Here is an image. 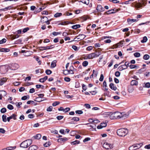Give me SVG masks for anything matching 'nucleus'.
I'll use <instances>...</instances> for the list:
<instances>
[{"label":"nucleus","mask_w":150,"mask_h":150,"mask_svg":"<svg viewBox=\"0 0 150 150\" xmlns=\"http://www.w3.org/2000/svg\"><path fill=\"white\" fill-rule=\"evenodd\" d=\"M129 115V114L128 113L116 112L113 113H112V114L110 115V119L112 120L119 119L123 120L127 118Z\"/></svg>","instance_id":"f257e3e1"},{"label":"nucleus","mask_w":150,"mask_h":150,"mask_svg":"<svg viewBox=\"0 0 150 150\" xmlns=\"http://www.w3.org/2000/svg\"><path fill=\"white\" fill-rule=\"evenodd\" d=\"M146 1L139 0L138 2H135L132 3V6L135 7L136 9L138 10L139 8H141L143 5H145Z\"/></svg>","instance_id":"f03ea898"},{"label":"nucleus","mask_w":150,"mask_h":150,"mask_svg":"<svg viewBox=\"0 0 150 150\" xmlns=\"http://www.w3.org/2000/svg\"><path fill=\"white\" fill-rule=\"evenodd\" d=\"M117 133L119 136L124 137L128 134V131L126 129L122 128L118 129Z\"/></svg>","instance_id":"7ed1b4c3"},{"label":"nucleus","mask_w":150,"mask_h":150,"mask_svg":"<svg viewBox=\"0 0 150 150\" xmlns=\"http://www.w3.org/2000/svg\"><path fill=\"white\" fill-rule=\"evenodd\" d=\"M32 143V140L31 139L26 140L22 142L20 145L21 147L26 148L29 146Z\"/></svg>","instance_id":"20e7f679"},{"label":"nucleus","mask_w":150,"mask_h":150,"mask_svg":"<svg viewBox=\"0 0 150 150\" xmlns=\"http://www.w3.org/2000/svg\"><path fill=\"white\" fill-rule=\"evenodd\" d=\"M103 147L107 149H111L113 147V145L112 144H109L107 142H105L103 144Z\"/></svg>","instance_id":"39448f33"},{"label":"nucleus","mask_w":150,"mask_h":150,"mask_svg":"<svg viewBox=\"0 0 150 150\" xmlns=\"http://www.w3.org/2000/svg\"><path fill=\"white\" fill-rule=\"evenodd\" d=\"M119 11L118 9H115L110 10H109L108 11L106 12L105 13V14H110L112 13H116L117 11Z\"/></svg>","instance_id":"423d86ee"},{"label":"nucleus","mask_w":150,"mask_h":150,"mask_svg":"<svg viewBox=\"0 0 150 150\" xmlns=\"http://www.w3.org/2000/svg\"><path fill=\"white\" fill-rule=\"evenodd\" d=\"M96 10L98 12H101L104 11V9L103 8L101 5H98L97 8Z\"/></svg>","instance_id":"0eeeda50"},{"label":"nucleus","mask_w":150,"mask_h":150,"mask_svg":"<svg viewBox=\"0 0 150 150\" xmlns=\"http://www.w3.org/2000/svg\"><path fill=\"white\" fill-rule=\"evenodd\" d=\"M7 79L6 78H2L0 79V85H2L7 81Z\"/></svg>","instance_id":"6e6552de"},{"label":"nucleus","mask_w":150,"mask_h":150,"mask_svg":"<svg viewBox=\"0 0 150 150\" xmlns=\"http://www.w3.org/2000/svg\"><path fill=\"white\" fill-rule=\"evenodd\" d=\"M86 37V36L83 34H80L77 36L76 38H77L78 40H80L84 39Z\"/></svg>","instance_id":"1a4fd4ad"},{"label":"nucleus","mask_w":150,"mask_h":150,"mask_svg":"<svg viewBox=\"0 0 150 150\" xmlns=\"http://www.w3.org/2000/svg\"><path fill=\"white\" fill-rule=\"evenodd\" d=\"M87 125H88V126L89 127V129H91L92 128L93 129H95L96 128V125L94 124H92L90 125L89 123H87L86 124Z\"/></svg>","instance_id":"9d476101"},{"label":"nucleus","mask_w":150,"mask_h":150,"mask_svg":"<svg viewBox=\"0 0 150 150\" xmlns=\"http://www.w3.org/2000/svg\"><path fill=\"white\" fill-rule=\"evenodd\" d=\"M38 147L35 145H32L30 146L28 148V150H37Z\"/></svg>","instance_id":"9b49d317"},{"label":"nucleus","mask_w":150,"mask_h":150,"mask_svg":"<svg viewBox=\"0 0 150 150\" xmlns=\"http://www.w3.org/2000/svg\"><path fill=\"white\" fill-rule=\"evenodd\" d=\"M127 68V66L123 65L119 66L118 67V69L119 71H121L123 70L126 69Z\"/></svg>","instance_id":"f8f14e48"},{"label":"nucleus","mask_w":150,"mask_h":150,"mask_svg":"<svg viewBox=\"0 0 150 150\" xmlns=\"http://www.w3.org/2000/svg\"><path fill=\"white\" fill-rule=\"evenodd\" d=\"M109 86L114 91H115L117 90V87L116 86H114V84L112 83H111L110 84Z\"/></svg>","instance_id":"ddd939ff"},{"label":"nucleus","mask_w":150,"mask_h":150,"mask_svg":"<svg viewBox=\"0 0 150 150\" xmlns=\"http://www.w3.org/2000/svg\"><path fill=\"white\" fill-rule=\"evenodd\" d=\"M93 53V57L95 58L99 56L101 54V52H96Z\"/></svg>","instance_id":"4468645a"},{"label":"nucleus","mask_w":150,"mask_h":150,"mask_svg":"<svg viewBox=\"0 0 150 150\" xmlns=\"http://www.w3.org/2000/svg\"><path fill=\"white\" fill-rule=\"evenodd\" d=\"M48 20L46 16H43L41 19V21L43 23H45L47 22Z\"/></svg>","instance_id":"2eb2a0df"},{"label":"nucleus","mask_w":150,"mask_h":150,"mask_svg":"<svg viewBox=\"0 0 150 150\" xmlns=\"http://www.w3.org/2000/svg\"><path fill=\"white\" fill-rule=\"evenodd\" d=\"M7 93L5 91H0V96L2 98L3 96H5L7 95Z\"/></svg>","instance_id":"dca6fc26"},{"label":"nucleus","mask_w":150,"mask_h":150,"mask_svg":"<svg viewBox=\"0 0 150 150\" xmlns=\"http://www.w3.org/2000/svg\"><path fill=\"white\" fill-rule=\"evenodd\" d=\"M57 61L54 60L51 63V67L53 68L55 67L56 66Z\"/></svg>","instance_id":"f3484780"},{"label":"nucleus","mask_w":150,"mask_h":150,"mask_svg":"<svg viewBox=\"0 0 150 150\" xmlns=\"http://www.w3.org/2000/svg\"><path fill=\"white\" fill-rule=\"evenodd\" d=\"M143 87L144 88H149L150 87V83L149 82L144 83Z\"/></svg>","instance_id":"a211bd4d"},{"label":"nucleus","mask_w":150,"mask_h":150,"mask_svg":"<svg viewBox=\"0 0 150 150\" xmlns=\"http://www.w3.org/2000/svg\"><path fill=\"white\" fill-rule=\"evenodd\" d=\"M138 84V81L135 80H133L131 82V84L132 86L137 85Z\"/></svg>","instance_id":"6ab92c4d"},{"label":"nucleus","mask_w":150,"mask_h":150,"mask_svg":"<svg viewBox=\"0 0 150 150\" xmlns=\"http://www.w3.org/2000/svg\"><path fill=\"white\" fill-rule=\"evenodd\" d=\"M47 79V76H45L43 78L40 79L39 81L41 82H44Z\"/></svg>","instance_id":"aec40b11"},{"label":"nucleus","mask_w":150,"mask_h":150,"mask_svg":"<svg viewBox=\"0 0 150 150\" xmlns=\"http://www.w3.org/2000/svg\"><path fill=\"white\" fill-rule=\"evenodd\" d=\"M138 20L136 19H127V21L129 23V24H131L132 22H134L137 21H138Z\"/></svg>","instance_id":"412c9836"},{"label":"nucleus","mask_w":150,"mask_h":150,"mask_svg":"<svg viewBox=\"0 0 150 150\" xmlns=\"http://www.w3.org/2000/svg\"><path fill=\"white\" fill-rule=\"evenodd\" d=\"M93 53H91L87 54V57L88 58V59H92L93 58Z\"/></svg>","instance_id":"4be33fe9"},{"label":"nucleus","mask_w":150,"mask_h":150,"mask_svg":"<svg viewBox=\"0 0 150 150\" xmlns=\"http://www.w3.org/2000/svg\"><path fill=\"white\" fill-rule=\"evenodd\" d=\"M16 148V146H14L13 147H7L6 148L4 149H3V150H11L13 149H14Z\"/></svg>","instance_id":"5701e85b"},{"label":"nucleus","mask_w":150,"mask_h":150,"mask_svg":"<svg viewBox=\"0 0 150 150\" xmlns=\"http://www.w3.org/2000/svg\"><path fill=\"white\" fill-rule=\"evenodd\" d=\"M10 49L7 48H1V52H8L10 51Z\"/></svg>","instance_id":"b1692460"},{"label":"nucleus","mask_w":150,"mask_h":150,"mask_svg":"<svg viewBox=\"0 0 150 150\" xmlns=\"http://www.w3.org/2000/svg\"><path fill=\"white\" fill-rule=\"evenodd\" d=\"M74 69V68L73 66H71L70 67V69L68 70V72L69 74H74V73L73 71V69Z\"/></svg>","instance_id":"393cba45"},{"label":"nucleus","mask_w":150,"mask_h":150,"mask_svg":"<svg viewBox=\"0 0 150 150\" xmlns=\"http://www.w3.org/2000/svg\"><path fill=\"white\" fill-rule=\"evenodd\" d=\"M62 13H57L54 15V16L55 18H58L62 16Z\"/></svg>","instance_id":"a878e982"},{"label":"nucleus","mask_w":150,"mask_h":150,"mask_svg":"<svg viewBox=\"0 0 150 150\" xmlns=\"http://www.w3.org/2000/svg\"><path fill=\"white\" fill-rule=\"evenodd\" d=\"M40 48H43V49H40V50H46L47 49H51V47L50 46H47V47H41Z\"/></svg>","instance_id":"bb28decb"},{"label":"nucleus","mask_w":150,"mask_h":150,"mask_svg":"<svg viewBox=\"0 0 150 150\" xmlns=\"http://www.w3.org/2000/svg\"><path fill=\"white\" fill-rule=\"evenodd\" d=\"M27 103L28 104H30V103H32V104H33L35 105H37V103H35L32 100L28 101H27Z\"/></svg>","instance_id":"cd10ccee"},{"label":"nucleus","mask_w":150,"mask_h":150,"mask_svg":"<svg viewBox=\"0 0 150 150\" xmlns=\"http://www.w3.org/2000/svg\"><path fill=\"white\" fill-rule=\"evenodd\" d=\"M80 2H82L86 5H88L89 3V0H83L82 1H80Z\"/></svg>","instance_id":"c85d7f7f"},{"label":"nucleus","mask_w":150,"mask_h":150,"mask_svg":"<svg viewBox=\"0 0 150 150\" xmlns=\"http://www.w3.org/2000/svg\"><path fill=\"white\" fill-rule=\"evenodd\" d=\"M80 27V25H75L72 26V28L74 29H76L79 28Z\"/></svg>","instance_id":"c756f323"},{"label":"nucleus","mask_w":150,"mask_h":150,"mask_svg":"<svg viewBox=\"0 0 150 150\" xmlns=\"http://www.w3.org/2000/svg\"><path fill=\"white\" fill-rule=\"evenodd\" d=\"M134 146L135 148V149H137L138 148H139L142 146V144H136L135 145H134Z\"/></svg>","instance_id":"7c9ffc66"},{"label":"nucleus","mask_w":150,"mask_h":150,"mask_svg":"<svg viewBox=\"0 0 150 150\" xmlns=\"http://www.w3.org/2000/svg\"><path fill=\"white\" fill-rule=\"evenodd\" d=\"M80 143V141L78 140H76L74 141L71 142V144L72 145H74L77 144H79Z\"/></svg>","instance_id":"2f4dec72"},{"label":"nucleus","mask_w":150,"mask_h":150,"mask_svg":"<svg viewBox=\"0 0 150 150\" xmlns=\"http://www.w3.org/2000/svg\"><path fill=\"white\" fill-rule=\"evenodd\" d=\"M2 120L4 122H6L7 121L6 116L5 115H4L2 116Z\"/></svg>","instance_id":"473e14b6"},{"label":"nucleus","mask_w":150,"mask_h":150,"mask_svg":"<svg viewBox=\"0 0 150 150\" xmlns=\"http://www.w3.org/2000/svg\"><path fill=\"white\" fill-rule=\"evenodd\" d=\"M71 120L77 122L79 120V118L77 117H74L71 119Z\"/></svg>","instance_id":"72a5a7b5"},{"label":"nucleus","mask_w":150,"mask_h":150,"mask_svg":"<svg viewBox=\"0 0 150 150\" xmlns=\"http://www.w3.org/2000/svg\"><path fill=\"white\" fill-rule=\"evenodd\" d=\"M149 56L148 54H145L143 57V59H144L145 60H147L148 59H149Z\"/></svg>","instance_id":"f704fd0d"},{"label":"nucleus","mask_w":150,"mask_h":150,"mask_svg":"<svg viewBox=\"0 0 150 150\" xmlns=\"http://www.w3.org/2000/svg\"><path fill=\"white\" fill-rule=\"evenodd\" d=\"M41 135L40 134H38L35 136V139H39L41 138Z\"/></svg>","instance_id":"c9c22d12"},{"label":"nucleus","mask_w":150,"mask_h":150,"mask_svg":"<svg viewBox=\"0 0 150 150\" xmlns=\"http://www.w3.org/2000/svg\"><path fill=\"white\" fill-rule=\"evenodd\" d=\"M16 115L15 114H13L12 115L10 116V118L11 119H13L14 120H16Z\"/></svg>","instance_id":"e433bc0d"},{"label":"nucleus","mask_w":150,"mask_h":150,"mask_svg":"<svg viewBox=\"0 0 150 150\" xmlns=\"http://www.w3.org/2000/svg\"><path fill=\"white\" fill-rule=\"evenodd\" d=\"M134 56L136 57H140V54L139 53L136 52L134 53Z\"/></svg>","instance_id":"4c0bfd02"},{"label":"nucleus","mask_w":150,"mask_h":150,"mask_svg":"<svg viewBox=\"0 0 150 150\" xmlns=\"http://www.w3.org/2000/svg\"><path fill=\"white\" fill-rule=\"evenodd\" d=\"M147 40V38L146 36H144L143 37V39L141 41V42L142 43L145 42H146Z\"/></svg>","instance_id":"58836bf2"},{"label":"nucleus","mask_w":150,"mask_h":150,"mask_svg":"<svg viewBox=\"0 0 150 150\" xmlns=\"http://www.w3.org/2000/svg\"><path fill=\"white\" fill-rule=\"evenodd\" d=\"M88 64V62L87 61H84L82 63L83 66L84 67L87 66Z\"/></svg>","instance_id":"ea45409f"},{"label":"nucleus","mask_w":150,"mask_h":150,"mask_svg":"<svg viewBox=\"0 0 150 150\" xmlns=\"http://www.w3.org/2000/svg\"><path fill=\"white\" fill-rule=\"evenodd\" d=\"M45 73L47 75H50L52 73V71L49 69H47Z\"/></svg>","instance_id":"a19ab883"},{"label":"nucleus","mask_w":150,"mask_h":150,"mask_svg":"<svg viewBox=\"0 0 150 150\" xmlns=\"http://www.w3.org/2000/svg\"><path fill=\"white\" fill-rule=\"evenodd\" d=\"M60 103V102L58 101H56L54 102L52 104V105L53 106H55L59 105Z\"/></svg>","instance_id":"79ce46f5"},{"label":"nucleus","mask_w":150,"mask_h":150,"mask_svg":"<svg viewBox=\"0 0 150 150\" xmlns=\"http://www.w3.org/2000/svg\"><path fill=\"white\" fill-rule=\"evenodd\" d=\"M6 40L5 38H3L2 40H0V44L4 43L6 42Z\"/></svg>","instance_id":"37998d69"},{"label":"nucleus","mask_w":150,"mask_h":150,"mask_svg":"<svg viewBox=\"0 0 150 150\" xmlns=\"http://www.w3.org/2000/svg\"><path fill=\"white\" fill-rule=\"evenodd\" d=\"M7 108L9 110H12L13 109V106L11 104H9L7 106Z\"/></svg>","instance_id":"c03bdc74"},{"label":"nucleus","mask_w":150,"mask_h":150,"mask_svg":"<svg viewBox=\"0 0 150 150\" xmlns=\"http://www.w3.org/2000/svg\"><path fill=\"white\" fill-rule=\"evenodd\" d=\"M70 108H66L64 109L63 112L65 113H66L70 111Z\"/></svg>","instance_id":"a18cd8bd"},{"label":"nucleus","mask_w":150,"mask_h":150,"mask_svg":"<svg viewBox=\"0 0 150 150\" xmlns=\"http://www.w3.org/2000/svg\"><path fill=\"white\" fill-rule=\"evenodd\" d=\"M130 67V68L131 69H133L134 68H137V66L135 65H131L129 66Z\"/></svg>","instance_id":"49530a36"},{"label":"nucleus","mask_w":150,"mask_h":150,"mask_svg":"<svg viewBox=\"0 0 150 150\" xmlns=\"http://www.w3.org/2000/svg\"><path fill=\"white\" fill-rule=\"evenodd\" d=\"M112 114V112H105V115H106V116L107 117H109V118L110 119V115Z\"/></svg>","instance_id":"de8ad7c7"},{"label":"nucleus","mask_w":150,"mask_h":150,"mask_svg":"<svg viewBox=\"0 0 150 150\" xmlns=\"http://www.w3.org/2000/svg\"><path fill=\"white\" fill-rule=\"evenodd\" d=\"M64 118L63 116L60 115L57 116L56 117L57 119L58 120H60Z\"/></svg>","instance_id":"09e8293b"},{"label":"nucleus","mask_w":150,"mask_h":150,"mask_svg":"<svg viewBox=\"0 0 150 150\" xmlns=\"http://www.w3.org/2000/svg\"><path fill=\"white\" fill-rule=\"evenodd\" d=\"M35 101L38 102H40L42 101V100L40 98V97L36 98L35 100Z\"/></svg>","instance_id":"8fccbe9b"},{"label":"nucleus","mask_w":150,"mask_h":150,"mask_svg":"<svg viewBox=\"0 0 150 150\" xmlns=\"http://www.w3.org/2000/svg\"><path fill=\"white\" fill-rule=\"evenodd\" d=\"M28 117L29 118L32 119L34 118V115H33V114H29L28 115Z\"/></svg>","instance_id":"3c124183"},{"label":"nucleus","mask_w":150,"mask_h":150,"mask_svg":"<svg viewBox=\"0 0 150 150\" xmlns=\"http://www.w3.org/2000/svg\"><path fill=\"white\" fill-rule=\"evenodd\" d=\"M75 112L76 114H81L83 113V112L81 110H76L75 111Z\"/></svg>","instance_id":"603ef678"},{"label":"nucleus","mask_w":150,"mask_h":150,"mask_svg":"<svg viewBox=\"0 0 150 150\" xmlns=\"http://www.w3.org/2000/svg\"><path fill=\"white\" fill-rule=\"evenodd\" d=\"M52 106H50L48 107L47 109V111L50 112L52 110Z\"/></svg>","instance_id":"864d4df0"},{"label":"nucleus","mask_w":150,"mask_h":150,"mask_svg":"<svg viewBox=\"0 0 150 150\" xmlns=\"http://www.w3.org/2000/svg\"><path fill=\"white\" fill-rule=\"evenodd\" d=\"M6 110L5 108H3L1 110V112L2 113H4L6 112Z\"/></svg>","instance_id":"5fc2aeb1"},{"label":"nucleus","mask_w":150,"mask_h":150,"mask_svg":"<svg viewBox=\"0 0 150 150\" xmlns=\"http://www.w3.org/2000/svg\"><path fill=\"white\" fill-rule=\"evenodd\" d=\"M129 150H135L134 146V145H133L130 146V147H129Z\"/></svg>","instance_id":"6e6d98bb"},{"label":"nucleus","mask_w":150,"mask_h":150,"mask_svg":"<svg viewBox=\"0 0 150 150\" xmlns=\"http://www.w3.org/2000/svg\"><path fill=\"white\" fill-rule=\"evenodd\" d=\"M6 131L4 129L0 128V133H1L3 134H4L5 133Z\"/></svg>","instance_id":"4d7b16f0"},{"label":"nucleus","mask_w":150,"mask_h":150,"mask_svg":"<svg viewBox=\"0 0 150 150\" xmlns=\"http://www.w3.org/2000/svg\"><path fill=\"white\" fill-rule=\"evenodd\" d=\"M120 72L119 71H116L115 72V75L116 77H119L120 75Z\"/></svg>","instance_id":"13d9d810"},{"label":"nucleus","mask_w":150,"mask_h":150,"mask_svg":"<svg viewBox=\"0 0 150 150\" xmlns=\"http://www.w3.org/2000/svg\"><path fill=\"white\" fill-rule=\"evenodd\" d=\"M104 79V76L103 75V74H101L100 75V77L99 79V80L100 81H103Z\"/></svg>","instance_id":"bf43d9fd"},{"label":"nucleus","mask_w":150,"mask_h":150,"mask_svg":"<svg viewBox=\"0 0 150 150\" xmlns=\"http://www.w3.org/2000/svg\"><path fill=\"white\" fill-rule=\"evenodd\" d=\"M36 88H40L42 87V88H44V86H42V85H37L36 86Z\"/></svg>","instance_id":"052dcab7"},{"label":"nucleus","mask_w":150,"mask_h":150,"mask_svg":"<svg viewBox=\"0 0 150 150\" xmlns=\"http://www.w3.org/2000/svg\"><path fill=\"white\" fill-rule=\"evenodd\" d=\"M91 140V138L89 137H87L86 138H85L83 140V142H87L88 141H89Z\"/></svg>","instance_id":"680f3d73"},{"label":"nucleus","mask_w":150,"mask_h":150,"mask_svg":"<svg viewBox=\"0 0 150 150\" xmlns=\"http://www.w3.org/2000/svg\"><path fill=\"white\" fill-rule=\"evenodd\" d=\"M64 80L66 82H69L70 81V79L69 77H66L64 78Z\"/></svg>","instance_id":"e2e57ef3"},{"label":"nucleus","mask_w":150,"mask_h":150,"mask_svg":"<svg viewBox=\"0 0 150 150\" xmlns=\"http://www.w3.org/2000/svg\"><path fill=\"white\" fill-rule=\"evenodd\" d=\"M100 124L101 126L103 127H106L107 125V123H102Z\"/></svg>","instance_id":"0e129e2a"},{"label":"nucleus","mask_w":150,"mask_h":150,"mask_svg":"<svg viewBox=\"0 0 150 150\" xmlns=\"http://www.w3.org/2000/svg\"><path fill=\"white\" fill-rule=\"evenodd\" d=\"M29 30V28L28 27L25 28L23 30V33H25L27 31H28Z\"/></svg>","instance_id":"69168bd1"},{"label":"nucleus","mask_w":150,"mask_h":150,"mask_svg":"<svg viewBox=\"0 0 150 150\" xmlns=\"http://www.w3.org/2000/svg\"><path fill=\"white\" fill-rule=\"evenodd\" d=\"M20 84V83L19 82H15L13 83V84L15 86H18Z\"/></svg>","instance_id":"338daca9"},{"label":"nucleus","mask_w":150,"mask_h":150,"mask_svg":"<svg viewBox=\"0 0 150 150\" xmlns=\"http://www.w3.org/2000/svg\"><path fill=\"white\" fill-rule=\"evenodd\" d=\"M72 48L75 51H77L78 50L77 47L75 45L72 46Z\"/></svg>","instance_id":"774afa93"}]
</instances>
